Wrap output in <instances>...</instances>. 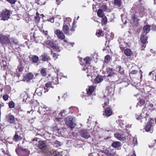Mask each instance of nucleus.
Segmentation results:
<instances>
[{"label":"nucleus","instance_id":"8fccbe9b","mask_svg":"<svg viewBox=\"0 0 156 156\" xmlns=\"http://www.w3.org/2000/svg\"><path fill=\"white\" fill-rule=\"evenodd\" d=\"M3 98L5 101H6L8 99V97L7 94H5L4 95L3 97Z\"/></svg>","mask_w":156,"mask_h":156},{"label":"nucleus","instance_id":"4be33fe9","mask_svg":"<svg viewBox=\"0 0 156 156\" xmlns=\"http://www.w3.org/2000/svg\"><path fill=\"white\" fill-rule=\"evenodd\" d=\"M51 85V82L49 81L48 82L45 84V86L44 88V90H46V91H44V92L48 91Z\"/></svg>","mask_w":156,"mask_h":156},{"label":"nucleus","instance_id":"72a5a7b5","mask_svg":"<svg viewBox=\"0 0 156 156\" xmlns=\"http://www.w3.org/2000/svg\"><path fill=\"white\" fill-rule=\"evenodd\" d=\"M101 18H102L101 20L102 24V25L106 24L107 22V19L106 17L105 16H104Z\"/></svg>","mask_w":156,"mask_h":156},{"label":"nucleus","instance_id":"ea45409f","mask_svg":"<svg viewBox=\"0 0 156 156\" xmlns=\"http://www.w3.org/2000/svg\"><path fill=\"white\" fill-rule=\"evenodd\" d=\"M131 17L132 20L134 22H135L136 21V18L135 17L134 14L132 13L131 14Z\"/></svg>","mask_w":156,"mask_h":156},{"label":"nucleus","instance_id":"bb28decb","mask_svg":"<svg viewBox=\"0 0 156 156\" xmlns=\"http://www.w3.org/2000/svg\"><path fill=\"white\" fill-rule=\"evenodd\" d=\"M124 53L128 56H130L132 54V52L129 49H126L124 50Z\"/></svg>","mask_w":156,"mask_h":156},{"label":"nucleus","instance_id":"e433bc0d","mask_svg":"<svg viewBox=\"0 0 156 156\" xmlns=\"http://www.w3.org/2000/svg\"><path fill=\"white\" fill-rule=\"evenodd\" d=\"M53 145L55 147H58L61 146V144L60 142L58 141H55L54 142H53Z\"/></svg>","mask_w":156,"mask_h":156},{"label":"nucleus","instance_id":"a19ab883","mask_svg":"<svg viewBox=\"0 0 156 156\" xmlns=\"http://www.w3.org/2000/svg\"><path fill=\"white\" fill-rule=\"evenodd\" d=\"M9 107L11 108H13L15 106L14 103L13 101L9 102Z\"/></svg>","mask_w":156,"mask_h":156},{"label":"nucleus","instance_id":"0e129e2a","mask_svg":"<svg viewBox=\"0 0 156 156\" xmlns=\"http://www.w3.org/2000/svg\"><path fill=\"white\" fill-rule=\"evenodd\" d=\"M63 0H56V1L58 3H59L61 2Z\"/></svg>","mask_w":156,"mask_h":156},{"label":"nucleus","instance_id":"6e6d98bb","mask_svg":"<svg viewBox=\"0 0 156 156\" xmlns=\"http://www.w3.org/2000/svg\"><path fill=\"white\" fill-rule=\"evenodd\" d=\"M101 8L103 9L104 11L106 10L107 7L105 5H103L101 6Z\"/></svg>","mask_w":156,"mask_h":156},{"label":"nucleus","instance_id":"393cba45","mask_svg":"<svg viewBox=\"0 0 156 156\" xmlns=\"http://www.w3.org/2000/svg\"><path fill=\"white\" fill-rule=\"evenodd\" d=\"M31 58L32 60L34 63H38L39 61V58L37 55H33Z\"/></svg>","mask_w":156,"mask_h":156},{"label":"nucleus","instance_id":"f257e3e1","mask_svg":"<svg viewBox=\"0 0 156 156\" xmlns=\"http://www.w3.org/2000/svg\"><path fill=\"white\" fill-rule=\"evenodd\" d=\"M84 70L86 72L87 77L91 76L92 77L94 76L95 74L93 67L90 65L87 66V65H86V66H85Z\"/></svg>","mask_w":156,"mask_h":156},{"label":"nucleus","instance_id":"4468645a","mask_svg":"<svg viewBox=\"0 0 156 156\" xmlns=\"http://www.w3.org/2000/svg\"><path fill=\"white\" fill-rule=\"evenodd\" d=\"M112 113V110L109 108H108L105 109V113L103 114V115L108 117L111 116Z\"/></svg>","mask_w":156,"mask_h":156},{"label":"nucleus","instance_id":"4c0bfd02","mask_svg":"<svg viewBox=\"0 0 156 156\" xmlns=\"http://www.w3.org/2000/svg\"><path fill=\"white\" fill-rule=\"evenodd\" d=\"M109 41H106V43L105 44V45H106V47H105V48H103V51H105V50H108V49L109 48Z\"/></svg>","mask_w":156,"mask_h":156},{"label":"nucleus","instance_id":"2f4dec72","mask_svg":"<svg viewBox=\"0 0 156 156\" xmlns=\"http://www.w3.org/2000/svg\"><path fill=\"white\" fill-rule=\"evenodd\" d=\"M108 104L109 99L106 97L105 98V102L104 103V104L102 105L103 107L105 108V107L108 105Z\"/></svg>","mask_w":156,"mask_h":156},{"label":"nucleus","instance_id":"a878e982","mask_svg":"<svg viewBox=\"0 0 156 156\" xmlns=\"http://www.w3.org/2000/svg\"><path fill=\"white\" fill-rule=\"evenodd\" d=\"M116 71L119 72L121 74L124 73V70L120 66H118L116 69Z\"/></svg>","mask_w":156,"mask_h":156},{"label":"nucleus","instance_id":"5701e85b","mask_svg":"<svg viewBox=\"0 0 156 156\" xmlns=\"http://www.w3.org/2000/svg\"><path fill=\"white\" fill-rule=\"evenodd\" d=\"M112 146L114 148L118 147L121 146V143L119 141H115L112 143Z\"/></svg>","mask_w":156,"mask_h":156},{"label":"nucleus","instance_id":"dca6fc26","mask_svg":"<svg viewBox=\"0 0 156 156\" xmlns=\"http://www.w3.org/2000/svg\"><path fill=\"white\" fill-rule=\"evenodd\" d=\"M50 156H62L61 153L55 151H52Z\"/></svg>","mask_w":156,"mask_h":156},{"label":"nucleus","instance_id":"79ce46f5","mask_svg":"<svg viewBox=\"0 0 156 156\" xmlns=\"http://www.w3.org/2000/svg\"><path fill=\"white\" fill-rule=\"evenodd\" d=\"M41 74L43 76H45L46 74V71L44 69H42L41 70Z\"/></svg>","mask_w":156,"mask_h":156},{"label":"nucleus","instance_id":"9d476101","mask_svg":"<svg viewBox=\"0 0 156 156\" xmlns=\"http://www.w3.org/2000/svg\"><path fill=\"white\" fill-rule=\"evenodd\" d=\"M114 136L117 139L120 140H125L126 139V137L124 134H121L118 133H116L114 134Z\"/></svg>","mask_w":156,"mask_h":156},{"label":"nucleus","instance_id":"864d4df0","mask_svg":"<svg viewBox=\"0 0 156 156\" xmlns=\"http://www.w3.org/2000/svg\"><path fill=\"white\" fill-rule=\"evenodd\" d=\"M106 90L108 91V92L109 91L111 92L112 90V89L110 87H106Z\"/></svg>","mask_w":156,"mask_h":156},{"label":"nucleus","instance_id":"39448f33","mask_svg":"<svg viewBox=\"0 0 156 156\" xmlns=\"http://www.w3.org/2000/svg\"><path fill=\"white\" fill-rule=\"evenodd\" d=\"M70 26V24L69 23H66L65 21L64 23L63 27V30L64 33L69 35H71L72 34V33H69V27Z\"/></svg>","mask_w":156,"mask_h":156},{"label":"nucleus","instance_id":"c756f323","mask_svg":"<svg viewBox=\"0 0 156 156\" xmlns=\"http://www.w3.org/2000/svg\"><path fill=\"white\" fill-rule=\"evenodd\" d=\"M21 138V136L16 133L13 138V140L15 142L18 141Z\"/></svg>","mask_w":156,"mask_h":156},{"label":"nucleus","instance_id":"cd10ccee","mask_svg":"<svg viewBox=\"0 0 156 156\" xmlns=\"http://www.w3.org/2000/svg\"><path fill=\"white\" fill-rule=\"evenodd\" d=\"M97 14L98 16L100 17L101 18L105 16L103 13V10L101 9H99L98 10Z\"/></svg>","mask_w":156,"mask_h":156},{"label":"nucleus","instance_id":"c03bdc74","mask_svg":"<svg viewBox=\"0 0 156 156\" xmlns=\"http://www.w3.org/2000/svg\"><path fill=\"white\" fill-rule=\"evenodd\" d=\"M102 33L103 31H102L98 30V31L96 32V34L98 37L99 36H101Z\"/></svg>","mask_w":156,"mask_h":156},{"label":"nucleus","instance_id":"7ed1b4c3","mask_svg":"<svg viewBox=\"0 0 156 156\" xmlns=\"http://www.w3.org/2000/svg\"><path fill=\"white\" fill-rule=\"evenodd\" d=\"M54 33L59 39L61 40H64V41L65 42H67L66 40H65V36L61 30L59 29L56 30L54 31Z\"/></svg>","mask_w":156,"mask_h":156},{"label":"nucleus","instance_id":"58836bf2","mask_svg":"<svg viewBox=\"0 0 156 156\" xmlns=\"http://www.w3.org/2000/svg\"><path fill=\"white\" fill-rule=\"evenodd\" d=\"M110 57L109 55H107L105 58V63H108L110 61Z\"/></svg>","mask_w":156,"mask_h":156},{"label":"nucleus","instance_id":"423d86ee","mask_svg":"<svg viewBox=\"0 0 156 156\" xmlns=\"http://www.w3.org/2000/svg\"><path fill=\"white\" fill-rule=\"evenodd\" d=\"M5 120L10 124H14L15 122V119L14 116L11 114H9L6 115Z\"/></svg>","mask_w":156,"mask_h":156},{"label":"nucleus","instance_id":"2eb2a0df","mask_svg":"<svg viewBox=\"0 0 156 156\" xmlns=\"http://www.w3.org/2000/svg\"><path fill=\"white\" fill-rule=\"evenodd\" d=\"M103 80V77L101 76L98 75L94 79V82L95 83H98L101 82Z\"/></svg>","mask_w":156,"mask_h":156},{"label":"nucleus","instance_id":"f3484780","mask_svg":"<svg viewBox=\"0 0 156 156\" xmlns=\"http://www.w3.org/2000/svg\"><path fill=\"white\" fill-rule=\"evenodd\" d=\"M143 30L144 31L143 33L147 34L150 30V26L149 25L144 26L143 27Z\"/></svg>","mask_w":156,"mask_h":156},{"label":"nucleus","instance_id":"473e14b6","mask_svg":"<svg viewBox=\"0 0 156 156\" xmlns=\"http://www.w3.org/2000/svg\"><path fill=\"white\" fill-rule=\"evenodd\" d=\"M122 0H114V3L119 7H120L121 4Z\"/></svg>","mask_w":156,"mask_h":156},{"label":"nucleus","instance_id":"ddd939ff","mask_svg":"<svg viewBox=\"0 0 156 156\" xmlns=\"http://www.w3.org/2000/svg\"><path fill=\"white\" fill-rule=\"evenodd\" d=\"M146 34L145 33H142L141 35L140 40L143 44L147 43V37Z\"/></svg>","mask_w":156,"mask_h":156},{"label":"nucleus","instance_id":"7c9ffc66","mask_svg":"<svg viewBox=\"0 0 156 156\" xmlns=\"http://www.w3.org/2000/svg\"><path fill=\"white\" fill-rule=\"evenodd\" d=\"M22 98H23V100H26L28 97L27 93L25 91L23 92L21 95Z\"/></svg>","mask_w":156,"mask_h":156},{"label":"nucleus","instance_id":"f03ea898","mask_svg":"<svg viewBox=\"0 0 156 156\" xmlns=\"http://www.w3.org/2000/svg\"><path fill=\"white\" fill-rule=\"evenodd\" d=\"M73 117L71 116H68L66 118L65 120V124L69 126L71 128H74L76 124L73 122Z\"/></svg>","mask_w":156,"mask_h":156},{"label":"nucleus","instance_id":"052dcab7","mask_svg":"<svg viewBox=\"0 0 156 156\" xmlns=\"http://www.w3.org/2000/svg\"><path fill=\"white\" fill-rule=\"evenodd\" d=\"M53 57L54 58H55V59L57 58L56 54L55 53H53Z\"/></svg>","mask_w":156,"mask_h":156},{"label":"nucleus","instance_id":"0eeeda50","mask_svg":"<svg viewBox=\"0 0 156 156\" xmlns=\"http://www.w3.org/2000/svg\"><path fill=\"white\" fill-rule=\"evenodd\" d=\"M10 12L6 10L3 11L1 13V16L2 18V20H5L9 18L10 16Z\"/></svg>","mask_w":156,"mask_h":156},{"label":"nucleus","instance_id":"de8ad7c7","mask_svg":"<svg viewBox=\"0 0 156 156\" xmlns=\"http://www.w3.org/2000/svg\"><path fill=\"white\" fill-rule=\"evenodd\" d=\"M136 118L137 120H139L141 119L142 116L141 115H136Z\"/></svg>","mask_w":156,"mask_h":156},{"label":"nucleus","instance_id":"20e7f679","mask_svg":"<svg viewBox=\"0 0 156 156\" xmlns=\"http://www.w3.org/2000/svg\"><path fill=\"white\" fill-rule=\"evenodd\" d=\"M80 135L82 137L86 139L90 137L89 130L82 129L80 131Z\"/></svg>","mask_w":156,"mask_h":156},{"label":"nucleus","instance_id":"49530a36","mask_svg":"<svg viewBox=\"0 0 156 156\" xmlns=\"http://www.w3.org/2000/svg\"><path fill=\"white\" fill-rule=\"evenodd\" d=\"M23 67L21 65H20L18 67V71L20 72H22L23 70Z\"/></svg>","mask_w":156,"mask_h":156},{"label":"nucleus","instance_id":"338daca9","mask_svg":"<svg viewBox=\"0 0 156 156\" xmlns=\"http://www.w3.org/2000/svg\"><path fill=\"white\" fill-rule=\"evenodd\" d=\"M70 30L71 31H72V32H73L74 31V27H72L70 29Z\"/></svg>","mask_w":156,"mask_h":156},{"label":"nucleus","instance_id":"4d7b16f0","mask_svg":"<svg viewBox=\"0 0 156 156\" xmlns=\"http://www.w3.org/2000/svg\"><path fill=\"white\" fill-rule=\"evenodd\" d=\"M137 72V71L135 70H133L131 71V73L133 74H136Z\"/></svg>","mask_w":156,"mask_h":156},{"label":"nucleus","instance_id":"9b49d317","mask_svg":"<svg viewBox=\"0 0 156 156\" xmlns=\"http://www.w3.org/2000/svg\"><path fill=\"white\" fill-rule=\"evenodd\" d=\"M151 122H148L145 128L146 131L147 132H149L151 133H153V129L151 128Z\"/></svg>","mask_w":156,"mask_h":156},{"label":"nucleus","instance_id":"6e6552de","mask_svg":"<svg viewBox=\"0 0 156 156\" xmlns=\"http://www.w3.org/2000/svg\"><path fill=\"white\" fill-rule=\"evenodd\" d=\"M45 43L46 44L49 45L51 48L56 49H59V47L58 45L55 44L52 41L48 40L46 41Z\"/></svg>","mask_w":156,"mask_h":156},{"label":"nucleus","instance_id":"c85d7f7f","mask_svg":"<svg viewBox=\"0 0 156 156\" xmlns=\"http://www.w3.org/2000/svg\"><path fill=\"white\" fill-rule=\"evenodd\" d=\"M90 58L88 57H86L84 59V62L85 63V66H86L87 65V66H88L90 64Z\"/></svg>","mask_w":156,"mask_h":156},{"label":"nucleus","instance_id":"37998d69","mask_svg":"<svg viewBox=\"0 0 156 156\" xmlns=\"http://www.w3.org/2000/svg\"><path fill=\"white\" fill-rule=\"evenodd\" d=\"M52 82L54 84H57L58 83V81L57 78H55L52 80Z\"/></svg>","mask_w":156,"mask_h":156},{"label":"nucleus","instance_id":"e2e57ef3","mask_svg":"<svg viewBox=\"0 0 156 156\" xmlns=\"http://www.w3.org/2000/svg\"><path fill=\"white\" fill-rule=\"evenodd\" d=\"M143 14L142 12H140V13L139 14V17H143Z\"/></svg>","mask_w":156,"mask_h":156},{"label":"nucleus","instance_id":"a18cd8bd","mask_svg":"<svg viewBox=\"0 0 156 156\" xmlns=\"http://www.w3.org/2000/svg\"><path fill=\"white\" fill-rule=\"evenodd\" d=\"M104 152L107 156H111V154L108 150H106Z\"/></svg>","mask_w":156,"mask_h":156},{"label":"nucleus","instance_id":"774afa93","mask_svg":"<svg viewBox=\"0 0 156 156\" xmlns=\"http://www.w3.org/2000/svg\"><path fill=\"white\" fill-rule=\"evenodd\" d=\"M56 25L57 26H59L60 25V23L58 22H56Z\"/></svg>","mask_w":156,"mask_h":156},{"label":"nucleus","instance_id":"3c124183","mask_svg":"<svg viewBox=\"0 0 156 156\" xmlns=\"http://www.w3.org/2000/svg\"><path fill=\"white\" fill-rule=\"evenodd\" d=\"M8 2L12 4H14L16 2L15 0H6Z\"/></svg>","mask_w":156,"mask_h":156},{"label":"nucleus","instance_id":"aec40b11","mask_svg":"<svg viewBox=\"0 0 156 156\" xmlns=\"http://www.w3.org/2000/svg\"><path fill=\"white\" fill-rule=\"evenodd\" d=\"M41 58L42 60L44 61L50 60V58L47 54H42L41 56Z\"/></svg>","mask_w":156,"mask_h":156},{"label":"nucleus","instance_id":"f704fd0d","mask_svg":"<svg viewBox=\"0 0 156 156\" xmlns=\"http://www.w3.org/2000/svg\"><path fill=\"white\" fill-rule=\"evenodd\" d=\"M119 44H120V47L121 50L122 51L124 50L126 44L120 42H119Z\"/></svg>","mask_w":156,"mask_h":156},{"label":"nucleus","instance_id":"6ab92c4d","mask_svg":"<svg viewBox=\"0 0 156 156\" xmlns=\"http://www.w3.org/2000/svg\"><path fill=\"white\" fill-rule=\"evenodd\" d=\"M95 89V87L93 86H92L90 87L88 89V90L87 91V93L89 95H90L94 91Z\"/></svg>","mask_w":156,"mask_h":156},{"label":"nucleus","instance_id":"69168bd1","mask_svg":"<svg viewBox=\"0 0 156 156\" xmlns=\"http://www.w3.org/2000/svg\"><path fill=\"white\" fill-rule=\"evenodd\" d=\"M59 74H60L61 75V76H63L64 77H65L66 78H67V77L66 76H64L63 75V74L62 73H60Z\"/></svg>","mask_w":156,"mask_h":156},{"label":"nucleus","instance_id":"1a4fd4ad","mask_svg":"<svg viewBox=\"0 0 156 156\" xmlns=\"http://www.w3.org/2000/svg\"><path fill=\"white\" fill-rule=\"evenodd\" d=\"M9 38L6 36L0 35V43L2 44H9Z\"/></svg>","mask_w":156,"mask_h":156},{"label":"nucleus","instance_id":"c9c22d12","mask_svg":"<svg viewBox=\"0 0 156 156\" xmlns=\"http://www.w3.org/2000/svg\"><path fill=\"white\" fill-rule=\"evenodd\" d=\"M42 88H40L39 89H37L35 91V92L37 93V94L40 96H41L42 94V92L41 91Z\"/></svg>","mask_w":156,"mask_h":156},{"label":"nucleus","instance_id":"680f3d73","mask_svg":"<svg viewBox=\"0 0 156 156\" xmlns=\"http://www.w3.org/2000/svg\"><path fill=\"white\" fill-rule=\"evenodd\" d=\"M145 44L146 43L143 44V45H142V48H145V47L146 46V45ZM144 50V48L141 49V50Z\"/></svg>","mask_w":156,"mask_h":156},{"label":"nucleus","instance_id":"5fc2aeb1","mask_svg":"<svg viewBox=\"0 0 156 156\" xmlns=\"http://www.w3.org/2000/svg\"><path fill=\"white\" fill-rule=\"evenodd\" d=\"M65 111L63 110V112H60V115L62 116H64L65 115V113L66 112Z\"/></svg>","mask_w":156,"mask_h":156},{"label":"nucleus","instance_id":"b1692460","mask_svg":"<svg viewBox=\"0 0 156 156\" xmlns=\"http://www.w3.org/2000/svg\"><path fill=\"white\" fill-rule=\"evenodd\" d=\"M107 73L108 75L107 76L109 77L113 76L115 74L114 71L111 69H109L107 71Z\"/></svg>","mask_w":156,"mask_h":156},{"label":"nucleus","instance_id":"13d9d810","mask_svg":"<svg viewBox=\"0 0 156 156\" xmlns=\"http://www.w3.org/2000/svg\"><path fill=\"white\" fill-rule=\"evenodd\" d=\"M49 21H50L51 23H53L54 21V18L52 17L51 18H50Z\"/></svg>","mask_w":156,"mask_h":156},{"label":"nucleus","instance_id":"412c9836","mask_svg":"<svg viewBox=\"0 0 156 156\" xmlns=\"http://www.w3.org/2000/svg\"><path fill=\"white\" fill-rule=\"evenodd\" d=\"M34 75L31 73H28L26 75L24 76V78L27 81L32 79Z\"/></svg>","mask_w":156,"mask_h":156},{"label":"nucleus","instance_id":"a211bd4d","mask_svg":"<svg viewBox=\"0 0 156 156\" xmlns=\"http://www.w3.org/2000/svg\"><path fill=\"white\" fill-rule=\"evenodd\" d=\"M18 43L17 40L14 37H11L9 38V44L11 45L13 43L16 44Z\"/></svg>","mask_w":156,"mask_h":156},{"label":"nucleus","instance_id":"f8f14e48","mask_svg":"<svg viewBox=\"0 0 156 156\" xmlns=\"http://www.w3.org/2000/svg\"><path fill=\"white\" fill-rule=\"evenodd\" d=\"M39 147L41 149H45L46 147V145L45 141L40 140L38 142Z\"/></svg>","mask_w":156,"mask_h":156},{"label":"nucleus","instance_id":"09e8293b","mask_svg":"<svg viewBox=\"0 0 156 156\" xmlns=\"http://www.w3.org/2000/svg\"><path fill=\"white\" fill-rule=\"evenodd\" d=\"M1 66L3 68V69L4 70L5 68L6 65L4 63V62H3V61H2V63H1Z\"/></svg>","mask_w":156,"mask_h":156},{"label":"nucleus","instance_id":"603ef678","mask_svg":"<svg viewBox=\"0 0 156 156\" xmlns=\"http://www.w3.org/2000/svg\"><path fill=\"white\" fill-rule=\"evenodd\" d=\"M139 103L141 105H144L145 103V101L144 100L141 99L139 101Z\"/></svg>","mask_w":156,"mask_h":156},{"label":"nucleus","instance_id":"bf43d9fd","mask_svg":"<svg viewBox=\"0 0 156 156\" xmlns=\"http://www.w3.org/2000/svg\"><path fill=\"white\" fill-rule=\"evenodd\" d=\"M119 125L120 126L122 127H123L124 124L122 122V121L121 120H120L119 121Z\"/></svg>","mask_w":156,"mask_h":156}]
</instances>
